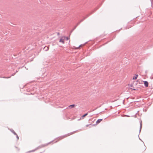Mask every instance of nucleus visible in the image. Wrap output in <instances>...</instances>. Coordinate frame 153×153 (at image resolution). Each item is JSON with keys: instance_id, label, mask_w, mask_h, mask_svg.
Listing matches in <instances>:
<instances>
[{"instance_id": "nucleus-12", "label": "nucleus", "mask_w": 153, "mask_h": 153, "mask_svg": "<svg viewBox=\"0 0 153 153\" xmlns=\"http://www.w3.org/2000/svg\"><path fill=\"white\" fill-rule=\"evenodd\" d=\"M142 127V124L141 122L140 123V131H141Z\"/></svg>"}, {"instance_id": "nucleus-17", "label": "nucleus", "mask_w": 153, "mask_h": 153, "mask_svg": "<svg viewBox=\"0 0 153 153\" xmlns=\"http://www.w3.org/2000/svg\"><path fill=\"white\" fill-rule=\"evenodd\" d=\"M10 77H4V78H10Z\"/></svg>"}, {"instance_id": "nucleus-7", "label": "nucleus", "mask_w": 153, "mask_h": 153, "mask_svg": "<svg viewBox=\"0 0 153 153\" xmlns=\"http://www.w3.org/2000/svg\"><path fill=\"white\" fill-rule=\"evenodd\" d=\"M59 42H62L63 44H64V39H60V40L59 41Z\"/></svg>"}, {"instance_id": "nucleus-19", "label": "nucleus", "mask_w": 153, "mask_h": 153, "mask_svg": "<svg viewBox=\"0 0 153 153\" xmlns=\"http://www.w3.org/2000/svg\"><path fill=\"white\" fill-rule=\"evenodd\" d=\"M81 45H80L78 47V48H79V47H80L81 46Z\"/></svg>"}, {"instance_id": "nucleus-16", "label": "nucleus", "mask_w": 153, "mask_h": 153, "mask_svg": "<svg viewBox=\"0 0 153 153\" xmlns=\"http://www.w3.org/2000/svg\"><path fill=\"white\" fill-rule=\"evenodd\" d=\"M69 39V38H68V37H66V39L67 40H68Z\"/></svg>"}, {"instance_id": "nucleus-10", "label": "nucleus", "mask_w": 153, "mask_h": 153, "mask_svg": "<svg viewBox=\"0 0 153 153\" xmlns=\"http://www.w3.org/2000/svg\"><path fill=\"white\" fill-rule=\"evenodd\" d=\"M11 131L14 134H15V135H16V134L13 130H11Z\"/></svg>"}, {"instance_id": "nucleus-4", "label": "nucleus", "mask_w": 153, "mask_h": 153, "mask_svg": "<svg viewBox=\"0 0 153 153\" xmlns=\"http://www.w3.org/2000/svg\"><path fill=\"white\" fill-rule=\"evenodd\" d=\"M49 49V47L48 46H45L44 47V49L45 51H47Z\"/></svg>"}, {"instance_id": "nucleus-20", "label": "nucleus", "mask_w": 153, "mask_h": 153, "mask_svg": "<svg viewBox=\"0 0 153 153\" xmlns=\"http://www.w3.org/2000/svg\"><path fill=\"white\" fill-rule=\"evenodd\" d=\"M131 87H132V85H131Z\"/></svg>"}, {"instance_id": "nucleus-13", "label": "nucleus", "mask_w": 153, "mask_h": 153, "mask_svg": "<svg viewBox=\"0 0 153 153\" xmlns=\"http://www.w3.org/2000/svg\"><path fill=\"white\" fill-rule=\"evenodd\" d=\"M16 137L17 139V140H18L19 139V137L18 136L17 134H16Z\"/></svg>"}, {"instance_id": "nucleus-11", "label": "nucleus", "mask_w": 153, "mask_h": 153, "mask_svg": "<svg viewBox=\"0 0 153 153\" xmlns=\"http://www.w3.org/2000/svg\"><path fill=\"white\" fill-rule=\"evenodd\" d=\"M75 105L74 104L71 105H69V107H71V108H73L74 107Z\"/></svg>"}, {"instance_id": "nucleus-15", "label": "nucleus", "mask_w": 153, "mask_h": 153, "mask_svg": "<svg viewBox=\"0 0 153 153\" xmlns=\"http://www.w3.org/2000/svg\"><path fill=\"white\" fill-rule=\"evenodd\" d=\"M131 89H132V90H136V89H134V88H131Z\"/></svg>"}, {"instance_id": "nucleus-14", "label": "nucleus", "mask_w": 153, "mask_h": 153, "mask_svg": "<svg viewBox=\"0 0 153 153\" xmlns=\"http://www.w3.org/2000/svg\"><path fill=\"white\" fill-rule=\"evenodd\" d=\"M15 74V73H14L12 75V76H14Z\"/></svg>"}, {"instance_id": "nucleus-1", "label": "nucleus", "mask_w": 153, "mask_h": 153, "mask_svg": "<svg viewBox=\"0 0 153 153\" xmlns=\"http://www.w3.org/2000/svg\"><path fill=\"white\" fill-rule=\"evenodd\" d=\"M90 14H87L86 15V17L85 18H84L83 19H82L81 20L80 22H79L78 23H77L76 26L75 27V28H76L77 26H78L79 24L81 22H82L84 19H85L86 18H87Z\"/></svg>"}, {"instance_id": "nucleus-18", "label": "nucleus", "mask_w": 153, "mask_h": 153, "mask_svg": "<svg viewBox=\"0 0 153 153\" xmlns=\"http://www.w3.org/2000/svg\"><path fill=\"white\" fill-rule=\"evenodd\" d=\"M89 126V125H87L86 126L87 127V126Z\"/></svg>"}, {"instance_id": "nucleus-8", "label": "nucleus", "mask_w": 153, "mask_h": 153, "mask_svg": "<svg viewBox=\"0 0 153 153\" xmlns=\"http://www.w3.org/2000/svg\"><path fill=\"white\" fill-rule=\"evenodd\" d=\"M138 76V75L137 74H135V76H134L133 77V79H137V77Z\"/></svg>"}, {"instance_id": "nucleus-3", "label": "nucleus", "mask_w": 153, "mask_h": 153, "mask_svg": "<svg viewBox=\"0 0 153 153\" xmlns=\"http://www.w3.org/2000/svg\"><path fill=\"white\" fill-rule=\"evenodd\" d=\"M143 82L145 87H148V82L147 81H144Z\"/></svg>"}, {"instance_id": "nucleus-9", "label": "nucleus", "mask_w": 153, "mask_h": 153, "mask_svg": "<svg viewBox=\"0 0 153 153\" xmlns=\"http://www.w3.org/2000/svg\"><path fill=\"white\" fill-rule=\"evenodd\" d=\"M88 114V113H86L84 114V115H83L82 117V119H83L84 117H85L86 116H87Z\"/></svg>"}, {"instance_id": "nucleus-6", "label": "nucleus", "mask_w": 153, "mask_h": 153, "mask_svg": "<svg viewBox=\"0 0 153 153\" xmlns=\"http://www.w3.org/2000/svg\"><path fill=\"white\" fill-rule=\"evenodd\" d=\"M102 119H99L97 120L96 121V123L97 124L99 123L102 120Z\"/></svg>"}, {"instance_id": "nucleus-2", "label": "nucleus", "mask_w": 153, "mask_h": 153, "mask_svg": "<svg viewBox=\"0 0 153 153\" xmlns=\"http://www.w3.org/2000/svg\"><path fill=\"white\" fill-rule=\"evenodd\" d=\"M75 131H74V132H73L71 133L70 134H68V136H69V135H70L71 134H74V133ZM68 135H65L64 136H61V137H60V139H63V138L65 137H66Z\"/></svg>"}, {"instance_id": "nucleus-5", "label": "nucleus", "mask_w": 153, "mask_h": 153, "mask_svg": "<svg viewBox=\"0 0 153 153\" xmlns=\"http://www.w3.org/2000/svg\"><path fill=\"white\" fill-rule=\"evenodd\" d=\"M49 143H47V144H43V145H41L40 146H41V147H44L45 146H47V145H48V144Z\"/></svg>"}]
</instances>
